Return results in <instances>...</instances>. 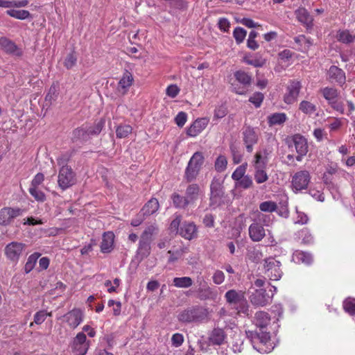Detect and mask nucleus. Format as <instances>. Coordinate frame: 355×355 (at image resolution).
Returning a JSON list of instances; mask_svg holds the SVG:
<instances>
[{"label": "nucleus", "mask_w": 355, "mask_h": 355, "mask_svg": "<svg viewBox=\"0 0 355 355\" xmlns=\"http://www.w3.org/2000/svg\"><path fill=\"white\" fill-rule=\"evenodd\" d=\"M105 123V119H101L94 126L79 127L72 132L71 141L73 144H83L87 142L92 136L98 135L102 131Z\"/></svg>", "instance_id": "nucleus-1"}, {"label": "nucleus", "mask_w": 355, "mask_h": 355, "mask_svg": "<svg viewBox=\"0 0 355 355\" xmlns=\"http://www.w3.org/2000/svg\"><path fill=\"white\" fill-rule=\"evenodd\" d=\"M208 311L201 306H193L181 311L178 320L183 323L200 322L207 319Z\"/></svg>", "instance_id": "nucleus-2"}, {"label": "nucleus", "mask_w": 355, "mask_h": 355, "mask_svg": "<svg viewBox=\"0 0 355 355\" xmlns=\"http://www.w3.org/2000/svg\"><path fill=\"white\" fill-rule=\"evenodd\" d=\"M205 157L201 152H196L189 161L185 169L184 178L188 182L193 181L199 174Z\"/></svg>", "instance_id": "nucleus-3"}, {"label": "nucleus", "mask_w": 355, "mask_h": 355, "mask_svg": "<svg viewBox=\"0 0 355 355\" xmlns=\"http://www.w3.org/2000/svg\"><path fill=\"white\" fill-rule=\"evenodd\" d=\"M224 198L225 188L223 187V180L214 177L210 184L209 206H220L223 203Z\"/></svg>", "instance_id": "nucleus-4"}, {"label": "nucleus", "mask_w": 355, "mask_h": 355, "mask_svg": "<svg viewBox=\"0 0 355 355\" xmlns=\"http://www.w3.org/2000/svg\"><path fill=\"white\" fill-rule=\"evenodd\" d=\"M263 268L265 274L271 280H279L283 274L282 263L275 257H270L264 259Z\"/></svg>", "instance_id": "nucleus-5"}, {"label": "nucleus", "mask_w": 355, "mask_h": 355, "mask_svg": "<svg viewBox=\"0 0 355 355\" xmlns=\"http://www.w3.org/2000/svg\"><path fill=\"white\" fill-rule=\"evenodd\" d=\"M75 173L71 167L62 166L59 171L58 184L60 187L64 190L76 183Z\"/></svg>", "instance_id": "nucleus-6"}, {"label": "nucleus", "mask_w": 355, "mask_h": 355, "mask_svg": "<svg viewBox=\"0 0 355 355\" xmlns=\"http://www.w3.org/2000/svg\"><path fill=\"white\" fill-rule=\"evenodd\" d=\"M24 209L15 207H3L0 210V225L7 226L11 223L16 217L21 216Z\"/></svg>", "instance_id": "nucleus-7"}, {"label": "nucleus", "mask_w": 355, "mask_h": 355, "mask_svg": "<svg viewBox=\"0 0 355 355\" xmlns=\"http://www.w3.org/2000/svg\"><path fill=\"white\" fill-rule=\"evenodd\" d=\"M310 175L306 171L297 172L292 178V186L295 191L306 189L310 182Z\"/></svg>", "instance_id": "nucleus-8"}, {"label": "nucleus", "mask_w": 355, "mask_h": 355, "mask_svg": "<svg viewBox=\"0 0 355 355\" xmlns=\"http://www.w3.org/2000/svg\"><path fill=\"white\" fill-rule=\"evenodd\" d=\"M243 141L248 153H252L253 145L258 141V135L254 129L250 126L246 127L243 132Z\"/></svg>", "instance_id": "nucleus-9"}, {"label": "nucleus", "mask_w": 355, "mask_h": 355, "mask_svg": "<svg viewBox=\"0 0 355 355\" xmlns=\"http://www.w3.org/2000/svg\"><path fill=\"white\" fill-rule=\"evenodd\" d=\"M256 159V173L254 174V178L258 184L263 183L268 180V175L266 172L263 170L266 164V161L262 160V156L260 153H257L255 155Z\"/></svg>", "instance_id": "nucleus-10"}, {"label": "nucleus", "mask_w": 355, "mask_h": 355, "mask_svg": "<svg viewBox=\"0 0 355 355\" xmlns=\"http://www.w3.org/2000/svg\"><path fill=\"white\" fill-rule=\"evenodd\" d=\"M25 245L22 243L11 242L5 248V253L7 257L12 261L19 259Z\"/></svg>", "instance_id": "nucleus-11"}, {"label": "nucleus", "mask_w": 355, "mask_h": 355, "mask_svg": "<svg viewBox=\"0 0 355 355\" xmlns=\"http://www.w3.org/2000/svg\"><path fill=\"white\" fill-rule=\"evenodd\" d=\"M250 302L256 306H263L269 303L270 297L265 289H257L250 296Z\"/></svg>", "instance_id": "nucleus-12"}, {"label": "nucleus", "mask_w": 355, "mask_h": 355, "mask_svg": "<svg viewBox=\"0 0 355 355\" xmlns=\"http://www.w3.org/2000/svg\"><path fill=\"white\" fill-rule=\"evenodd\" d=\"M247 338L250 340V341L255 344L257 342H259L263 344H266L270 340V333L267 331L259 330V331H245Z\"/></svg>", "instance_id": "nucleus-13"}, {"label": "nucleus", "mask_w": 355, "mask_h": 355, "mask_svg": "<svg viewBox=\"0 0 355 355\" xmlns=\"http://www.w3.org/2000/svg\"><path fill=\"white\" fill-rule=\"evenodd\" d=\"M249 235L250 239L255 242L260 241L266 235L263 225L258 222H254L249 227Z\"/></svg>", "instance_id": "nucleus-14"}, {"label": "nucleus", "mask_w": 355, "mask_h": 355, "mask_svg": "<svg viewBox=\"0 0 355 355\" xmlns=\"http://www.w3.org/2000/svg\"><path fill=\"white\" fill-rule=\"evenodd\" d=\"M0 46L7 53L13 54L17 56H20L22 54L21 51L18 48L15 43L6 37H0Z\"/></svg>", "instance_id": "nucleus-15"}, {"label": "nucleus", "mask_w": 355, "mask_h": 355, "mask_svg": "<svg viewBox=\"0 0 355 355\" xmlns=\"http://www.w3.org/2000/svg\"><path fill=\"white\" fill-rule=\"evenodd\" d=\"M329 78L331 82H336L339 85H343L345 83L346 77L345 72L337 66L332 65L329 71Z\"/></svg>", "instance_id": "nucleus-16"}, {"label": "nucleus", "mask_w": 355, "mask_h": 355, "mask_svg": "<svg viewBox=\"0 0 355 355\" xmlns=\"http://www.w3.org/2000/svg\"><path fill=\"white\" fill-rule=\"evenodd\" d=\"M64 318L70 327L76 328L83 320V312L78 309H74L67 313Z\"/></svg>", "instance_id": "nucleus-17"}, {"label": "nucleus", "mask_w": 355, "mask_h": 355, "mask_svg": "<svg viewBox=\"0 0 355 355\" xmlns=\"http://www.w3.org/2000/svg\"><path fill=\"white\" fill-rule=\"evenodd\" d=\"M295 14L298 21L305 24L307 28L313 27V18L305 8H299L295 11Z\"/></svg>", "instance_id": "nucleus-18"}, {"label": "nucleus", "mask_w": 355, "mask_h": 355, "mask_svg": "<svg viewBox=\"0 0 355 355\" xmlns=\"http://www.w3.org/2000/svg\"><path fill=\"white\" fill-rule=\"evenodd\" d=\"M300 88L301 84L299 81H292L288 87V94L284 96L285 103L288 104L293 103L300 93Z\"/></svg>", "instance_id": "nucleus-19"}, {"label": "nucleus", "mask_w": 355, "mask_h": 355, "mask_svg": "<svg viewBox=\"0 0 355 355\" xmlns=\"http://www.w3.org/2000/svg\"><path fill=\"white\" fill-rule=\"evenodd\" d=\"M208 121L205 118L196 119L187 129V134L190 137H196L207 125Z\"/></svg>", "instance_id": "nucleus-20"}, {"label": "nucleus", "mask_w": 355, "mask_h": 355, "mask_svg": "<svg viewBox=\"0 0 355 355\" xmlns=\"http://www.w3.org/2000/svg\"><path fill=\"white\" fill-rule=\"evenodd\" d=\"M225 297L228 304L234 305H237L239 303L243 302L245 298L244 292L234 289L226 292Z\"/></svg>", "instance_id": "nucleus-21"}, {"label": "nucleus", "mask_w": 355, "mask_h": 355, "mask_svg": "<svg viewBox=\"0 0 355 355\" xmlns=\"http://www.w3.org/2000/svg\"><path fill=\"white\" fill-rule=\"evenodd\" d=\"M179 233L182 237L191 240L197 236V228L193 223H184Z\"/></svg>", "instance_id": "nucleus-22"}, {"label": "nucleus", "mask_w": 355, "mask_h": 355, "mask_svg": "<svg viewBox=\"0 0 355 355\" xmlns=\"http://www.w3.org/2000/svg\"><path fill=\"white\" fill-rule=\"evenodd\" d=\"M270 317L264 311H258L255 314L254 322L259 330L266 331L267 326L270 324Z\"/></svg>", "instance_id": "nucleus-23"}, {"label": "nucleus", "mask_w": 355, "mask_h": 355, "mask_svg": "<svg viewBox=\"0 0 355 355\" xmlns=\"http://www.w3.org/2000/svg\"><path fill=\"white\" fill-rule=\"evenodd\" d=\"M114 235L112 232H105L101 244V250L103 253L110 252L113 249Z\"/></svg>", "instance_id": "nucleus-24"}, {"label": "nucleus", "mask_w": 355, "mask_h": 355, "mask_svg": "<svg viewBox=\"0 0 355 355\" xmlns=\"http://www.w3.org/2000/svg\"><path fill=\"white\" fill-rule=\"evenodd\" d=\"M293 140L297 153H300L301 155H306L308 152L306 139L303 136L296 134L293 137Z\"/></svg>", "instance_id": "nucleus-25"}, {"label": "nucleus", "mask_w": 355, "mask_h": 355, "mask_svg": "<svg viewBox=\"0 0 355 355\" xmlns=\"http://www.w3.org/2000/svg\"><path fill=\"white\" fill-rule=\"evenodd\" d=\"M159 205L157 199L152 198L149 200L141 210L144 216H150L155 213L159 209Z\"/></svg>", "instance_id": "nucleus-26"}, {"label": "nucleus", "mask_w": 355, "mask_h": 355, "mask_svg": "<svg viewBox=\"0 0 355 355\" xmlns=\"http://www.w3.org/2000/svg\"><path fill=\"white\" fill-rule=\"evenodd\" d=\"M150 243L151 240L140 238L139 248L137 250V255L141 259L147 257L150 253Z\"/></svg>", "instance_id": "nucleus-27"}, {"label": "nucleus", "mask_w": 355, "mask_h": 355, "mask_svg": "<svg viewBox=\"0 0 355 355\" xmlns=\"http://www.w3.org/2000/svg\"><path fill=\"white\" fill-rule=\"evenodd\" d=\"M200 191V187L197 184H189L186 190V198L189 203L194 202L198 199Z\"/></svg>", "instance_id": "nucleus-28"}, {"label": "nucleus", "mask_w": 355, "mask_h": 355, "mask_svg": "<svg viewBox=\"0 0 355 355\" xmlns=\"http://www.w3.org/2000/svg\"><path fill=\"white\" fill-rule=\"evenodd\" d=\"M217 297V292L213 291L211 288H200L198 291V298L200 300H214Z\"/></svg>", "instance_id": "nucleus-29"}, {"label": "nucleus", "mask_w": 355, "mask_h": 355, "mask_svg": "<svg viewBox=\"0 0 355 355\" xmlns=\"http://www.w3.org/2000/svg\"><path fill=\"white\" fill-rule=\"evenodd\" d=\"M225 338L224 331L222 329L217 328L212 331L210 341L214 345H220L223 343Z\"/></svg>", "instance_id": "nucleus-30"}, {"label": "nucleus", "mask_w": 355, "mask_h": 355, "mask_svg": "<svg viewBox=\"0 0 355 355\" xmlns=\"http://www.w3.org/2000/svg\"><path fill=\"white\" fill-rule=\"evenodd\" d=\"M171 198L174 206L177 208H185L190 204L186 197H182L175 193L173 194Z\"/></svg>", "instance_id": "nucleus-31"}, {"label": "nucleus", "mask_w": 355, "mask_h": 355, "mask_svg": "<svg viewBox=\"0 0 355 355\" xmlns=\"http://www.w3.org/2000/svg\"><path fill=\"white\" fill-rule=\"evenodd\" d=\"M7 15L19 19H25L31 17V14L28 10H8Z\"/></svg>", "instance_id": "nucleus-32"}, {"label": "nucleus", "mask_w": 355, "mask_h": 355, "mask_svg": "<svg viewBox=\"0 0 355 355\" xmlns=\"http://www.w3.org/2000/svg\"><path fill=\"white\" fill-rule=\"evenodd\" d=\"M236 80L243 85H250L251 83V77L245 71L239 70L234 73Z\"/></svg>", "instance_id": "nucleus-33"}, {"label": "nucleus", "mask_w": 355, "mask_h": 355, "mask_svg": "<svg viewBox=\"0 0 355 355\" xmlns=\"http://www.w3.org/2000/svg\"><path fill=\"white\" fill-rule=\"evenodd\" d=\"M174 285L180 288H188L193 284L191 278L189 277H175L173 279Z\"/></svg>", "instance_id": "nucleus-34"}, {"label": "nucleus", "mask_w": 355, "mask_h": 355, "mask_svg": "<svg viewBox=\"0 0 355 355\" xmlns=\"http://www.w3.org/2000/svg\"><path fill=\"white\" fill-rule=\"evenodd\" d=\"M295 256L299 261L307 265L311 264L313 261L312 255L309 252L297 251Z\"/></svg>", "instance_id": "nucleus-35"}, {"label": "nucleus", "mask_w": 355, "mask_h": 355, "mask_svg": "<svg viewBox=\"0 0 355 355\" xmlns=\"http://www.w3.org/2000/svg\"><path fill=\"white\" fill-rule=\"evenodd\" d=\"M132 128L129 125H121L116 128V135L117 138H125L132 132Z\"/></svg>", "instance_id": "nucleus-36"}, {"label": "nucleus", "mask_w": 355, "mask_h": 355, "mask_svg": "<svg viewBox=\"0 0 355 355\" xmlns=\"http://www.w3.org/2000/svg\"><path fill=\"white\" fill-rule=\"evenodd\" d=\"M286 116L284 113H275L268 117L270 125L282 124L286 121Z\"/></svg>", "instance_id": "nucleus-37"}, {"label": "nucleus", "mask_w": 355, "mask_h": 355, "mask_svg": "<svg viewBox=\"0 0 355 355\" xmlns=\"http://www.w3.org/2000/svg\"><path fill=\"white\" fill-rule=\"evenodd\" d=\"M299 108L306 114H311L316 111V107L311 102L306 101H302Z\"/></svg>", "instance_id": "nucleus-38"}, {"label": "nucleus", "mask_w": 355, "mask_h": 355, "mask_svg": "<svg viewBox=\"0 0 355 355\" xmlns=\"http://www.w3.org/2000/svg\"><path fill=\"white\" fill-rule=\"evenodd\" d=\"M227 161L224 155H219L215 161L214 167L216 171L223 172L227 168Z\"/></svg>", "instance_id": "nucleus-39"}, {"label": "nucleus", "mask_w": 355, "mask_h": 355, "mask_svg": "<svg viewBox=\"0 0 355 355\" xmlns=\"http://www.w3.org/2000/svg\"><path fill=\"white\" fill-rule=\"evenodd\" d=\"M253 184L252 178L249 175H245L242 179L236 182L235 187L236 188H242L243 189H247L250 188Z\"/></svg>", "instance_id": "nucleus-40"}, {"label": "nucleus", "mask_w": 355, "mask_h": 355, "mask_svg": "<svg viewBox=\"0 0 355 355\" xmlns=\"http://www.w3.org/2000/svg\"><path fill=\"white\" fill-rule=\"evenodd\" d=\"M56 92L57 89L55 86L52 85L50 87L49 92L45 97L44 103L43 105L44 107H49L51 105V101H54L57 96Z\"/></svg>", "instance_id": "nucleus-41"}, {"label": "nucleus", "mask_w": 355, "mask_h": 355, "mask_svg": "<svg viewBox=\"0 0 355 355\" xmlns=\"http://www.w3.org/2000/svg\"><path fill=\"white\" fill-rule=\"evenodd\" d=\"M88 344H78L73 343L72 353L73 355H85L88 349Z\"/></svg>", "instance_id": "nucleus-42"}, {"label": "nucleus", "mask_w": 355, "mask_h": 355, "mask_svg": "<svg viewBox=\"0 0 355 355\" xmlns=\"http://www.w3.org/2000/svg\"><path fill=\"white\" fill-rule=\"evenodd\" d=\"M77 62V56L76 52L73 51L71 53H69L64 62V65L67 69H71L75 66Z\"/></svg>", "instance_id": "nucleus-43"}, {"label": "nucleus", "mask_w": 355, "mask_h": 355, "mask_svg": "<svg viewBox=\"0 0 355 355\" xmlns=\"http://www.w3.org/2000/svg\"><path fill=\"white\" fill-rule=\"evenodd\" d=\"M259 209L264 212H272L277 209V205L275 202L265 201L259 205Z\"/></svg>", "instance_id": "nucleus-44"}, {"label": "nucleus", "mask_w": 355, "mask_h": 355, "mask_svg": "<svg viewBox=\"0 0 355 355\" xmlns=\"http://www.w3.org/2000/svg\"><path fill=\"white\" fill-rule=\"evenodd\" d=\"M246 34L247 31L241 27H236L233 32L234 37L237 44H241L243 42Z\"/></svg>", "instance_id": "nucleus-45"}, {"label": "nucleus", "mask_w": 355, "mask_h": 355, "mask_svg": "<svg viewBox=\"0 0 355 355\" xmlns=\"http://www.w3.org/2000/svg\"><path fill=\"white\" fill-rule=\"evenodd\" d=\"M246 166L245 164H242L239 166L232 173V178L236 182L244 178L245 171H246Z\"/></svg>", "instance_id": "nucleus-46"}, {"label": "nucleus", "mask_w": 355, "mask_h": 355, "mask_svg": "<svg viewBox=\"0 0 355 355\" xmlns=\"http://www.w3.org/2000/svg\"><path fill=\"white\" fill-rule=\"evenodd\" d=\"M133 81V78L131 73L128 71H126L122 78L119 80V85L121 86L123 89H125L128 87H130Z\"/></svg>", "instance_id": "nucleus-47"}, {"label": "nucleus", "mask_w": 355, "mask_h": 355, "mask_svg": "<svg viewBox=\"0 0 355 355\" xmlns=\"http://www.w3.org/2000/svg\"><path fill=\"white\" fill-rule=\"evenodd\" d=\"M343 307L346 312L355 315V299L347 298L343 302Z\"/></svg>", "instance_id": "nucleus-48"}, {"label": "nucleus", "mask_w": 355, "mask_h": 355, "mask_svg": "<svg viewBox=\"0 0 355 355\" xmlns=\"http://www.w3.org/2000/svg\"><path fill=\"white\" fill-rule=\"evenodd\" d=\"M51 312L47 313L45 310L37 311L34 315V322L40 324L46 320V316H51Z\"/></svg>", "instance_id": "nucleus-49"}, {"label": "nucleus", "mask_w": 355, "mask_h": 355, "mask_svg": "<svg viewBox=\"0 0 355 355\" xmlns=\"http://www.w3.org/2000/svg\"><path fill=\"white\" fill-rule=\"evenodd\" d=\"M248 257L251 261L257 263L261 261L263 256L261 252L253 249L252 250L248 251Z\"/></svg>", "instance_id": "nucleus-50"}, {"label": "nucleus", "mask_w": 355, "mask_h": 355, "mask_svg": "<svg viewBox=\"0 0 355 355\" xmlns=\"http://www.w3.org/2000/svg\"><path fill=\"white\" fill-rule=\"evenodd\" d=\"M264 98V96L261 92H255L253 95L249 98V101L254 104L256 107H260L263 100Z\"/></svg>", "instance_id": "nucleus-51"}, {"label": "nucleus", "mask_w": 355, "mask_h": 355, "mask_svg": "<svg viewBox=\"0 0 355 355\" xmlns=\"http://www.w3.org/2000/svg\"><path fill=\"white\" fill-rule=\"evenodd\" d=\"M29 192L37 201L44 202L46 200L45 194L37 187H30Z\"/></svg>", "instance_id": "nucleus-52"}, {"label": "nucleus", "mask_w": 355, "mask_h": 355, "mask_svg": "<svg viewBox=\"0 0 355 355\" xmlns=\"http://www.w3.org/2000/svg\"><path fill=\"white\" fill-rule=\"evenodd\" d=\"M322 94H323V96L327 100L330 101V100H333L337 97L338 92L336 89L325 87L322 90Z\"/></svg>", "instance_id": "nucleus-53"}, {"label": "nucleus", "mask_w": 355, "mask_h": 355, "mask_svg": "<svg viewBox=\"0 0 355 355\" xmlns=\"http://www.w3.org/2000/svg\"><path fill=\"white\" fill-rule=\"evenodd\" d=\"M157 227L154 225L148 226L142 233L141 238L152 241V236L156 232Z\"/></svg>", "instance_id": "nucleus-54"}, {"label": "nucleus", "mask_w": 355, "mask_h": 355, "mask_svg": "<svg viewBox=\"0 0 355 355\" xmlns=\"http://www.w3.org/2000/svg\"><path fill=\"white\" fill-rule=\"evenodd\" d=\"M187 114L184 112H180L175 116V121L176 124L178 125V126L182 127L185 124V123L187 121Z\"/></svg>", "instance_id": "nucleus-55"}, {"label": "nucleus", "mask_w": 355, "mask_h": 355, "mask_svg": "<svg viewBox=\"0 0 355 355\" xmlns=\"http://www.w3.org/2000/svg\"><path fill=\"white\" fill-rule=\"evenodd\" d=\"M227 113V108L225 105H222L216 108L214 110V118L221 119L224 117Z\"/></svg>", "instance_id": "nucleus-56"}, {"label": "nucleus", "mask_w": 355, "mask_h": 355, "mask_svg": "<svg viewBox=\"0 0 355 355\" xmlns=\"http://www.w3.org/2000/svg\"><path fill=\"white\" fill-rule=\"evenodd\" d=\"M232 159L234 164H239L241 162L242 156L234 146H230Z\"/></svg>", "instance_id": "nucleus-57"}, {"label": "nucleus", "mask_w": 355, "mask_h": 355, "mask_svg": "<svg viewBox=\"0 0 355 355\" xmlns=\"http://www.w3.org/2000/svg\"><path fill=\"white\" fill-rule=\"evenodd\" d=\"M179 92L180 89L176 85H171L166 89V94L171 98H175Z\"/></svg>", "instance_id": "nucleus-58"}, {"label": "nucleus", "mask_w": 355, "mask_h": 355, "mask_svg": "<svg viewBox=\"0 0 355 355\" xmlns=\"http://www.w3.org/2000/svg\"><path fill=\"white\" fill-rule=\"evenodd\" d=\"M243 60L247 64L252 65L255 67H261L265 63V60H261L259 59L251 60V59L248 58L247 56H245L243 58Z\"/></svg>", "instance_id": "nucleus-59"}, {"label": "nucleus", "mask_w": 355, "mask_h": 355, "mask_svg": "<svg viewBox=\"0 0 355 355\" xmlns=\"http://www.w3.org/2000/svg\"><path fill=\"white\" fill-rule=\"evenodd\" d=\"M225 275L221 270H216L213 276V281L216 284H220L224 282Z\"/></svg>", "instance_id": "nucleus-60"}, {"label": "nucleus", "mask_w": 355, "mask_h": 355, "mask_svg": "<svg viewBox=\"0 0 355 355\" xmlns=\"http://www.w3.org/2000/svg\"><path fill=\"white\" fill-rule=\"evenodd\" d=\"M339 40L345 42V43H349L353 42L354 38L353 37L346 31H343L339 34Z\"/></svg>", "instance_id": "nucleus-61"}, {"label": "nucleus", "mask_w": 355, "mask_h": 355, "mask_svg": "<svg viewBox=\"0 0 355 355\" xmlns=\"http://www.w3.org/2000/svg\"><path fill=\"white\" fill-rule=\"evenodd\" d=\"M44 176L42 173H38L31 182V187H37L44 181Z\"/></svg>", "instance_id": "nucleus-62"}, {"label": "nucleus", "mask_w": 355, "mask_h": 355, "mask_svg": "<svg viewBox=\"0 0 355 355\" xmlns=\"http://www.w3.org/2000/svg\"><path fill=\"white\" fill-rule=\"evenodd\" d=\"M36 263L35 259L33 257H28L27 262L24 266L26 273L30 272L34 268Z\"/></svg>", "instance_id": "nucleus-63"}, {"label": "nucleus", "mask_w": 355, "mask_h": 355, "mask_svg": "<svg viewBox=\"0 0 355 355\" xmlns=\"http://www.w3.org/2000/svg\"><path fill=\"white\" fill-rule=\"evenodd\" d=\"M172 343L176 347L181 345L184 341V338L182 334H175L172 336Z\"/></svg>", "instance_id": "nucleus-64"}]
</instances>
